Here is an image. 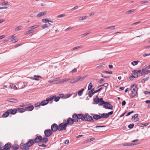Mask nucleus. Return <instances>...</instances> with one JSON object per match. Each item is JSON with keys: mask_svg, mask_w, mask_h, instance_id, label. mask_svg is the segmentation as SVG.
Returning a JSON list of instances; mask_svg holds the SVG:
<instances>
[{"mask_svg": "<svg viewBox=\"0 0 150 150\" xmlns=\"http://www.w3.org/2000/svg\"><path fill=\"white\" fill-rule=\"evenodd\" d=\"M35 138L33 139L35 143H38V146L40 147H46L47 145H45L48 141L47 137H42L38 134L35 135Z\"/></svg>", "mask_w": 150, "mask_h": 150, "instance_id": "obj_1", "label": "nucleus"}, {"mask_svg": "<svg viewBox=\"0 0 150 150\" xmlns=\"http://www.w3.org/2000/svg\"><path fill=\"white\" fill-rule=\"evenodd\" d=\"M35 143L33 139H29L25 144L21 143L19 145L20 148L23 150H28L29 147L33 146Z\"/></svg>", "mask_w": 150, "mask_h": 150, "instance_id": "obj_2", "label": "nucleus"}, {"mask_svg": "<svg viewBox=\"0 0 150 150\" xmlns=\"http://www.w3.org/2000/svg\"><path fill=\"white\" fill-rule=\"evenodd\" d=\"M79 120L81 119L82 121H88L93 122L94 120L92 119V117L88 113H85L84 115L82 114H78Z\"/></svg>", "mask_w": 150, "mask_h": 150, "instance_id": "obj_3", "label": "nucleus"}, {"mask_svg": "<svg viewBox=\"0 0 150 150\" xmlns=\"http://www.w3.org/2000/svg\"><path fill=\"white\" fill-rule=\"evenodd\" d=\"M131 87L130 90L132 92V93L130 97L132 98L137 94L138 88L137 87V85L136 84L132 85Z\"/></svg>", "mask_w": 150, "mask_h": 150, "instance_id": "obj_4", "label": "nucleus"}, {"mask_svg": "<svg viewBox=\"0 0 150 150\" xmlns=\"http://www.w3.org/2000/svg\"><path fill=\"white\" fill-rule=\"evenodd\" d=\"M93 101L95 102L96 104H98L99 105H102L103 103L104 100L103 98H99L98 97V96H97L95 98H94Z\"/></svg>", "mask_w": 150, "mask_h": 150, "instance_id": "obj_5", "label": "nucleus"}, {"mask_svg": "<svg viewBox=\"0 0 150 150\" xmlns=\"http://www.w3.org/2000/svg\"><path fill=\"white\" fill-rule=\"evenodd\" d=\"M102 105H103V107L106 109L112 110L113 108V106L109 102H105L104 101Z\"/></svg>", "mask_w": 150, "mask_h": 150, "instance_id": "obj_6", "label": "nucleus"}, {"mask_svg": "<svg viewBox=\"0 0 150 150\" xmlns=\"http://www.w3.org/2000/svg\"><path fill=\"white\" fill-rule=\"evenodd\" d=\"M67 125L65 122L62 123L58 125L59 131H62L63 130H66L67 129Z\"/></svg>", "mask_w": 150, "mask_h": 150, "instance_id": "obj_7", "label": "nucleus"}, {"mask_svg": "<svg viewBox=\"0 0 150 150\" xmlns=\"http://www.w3.org/2000/svg\"><path fill=\"white\" fill-rule=\"evenodd\" d=\"M44 133L45 135V137H49L51 136L53 134V132L50 129H45L44 132Z\"/></svg>", "mask_w": 150, "mask_h": 150, "instance_id": "obj_8", "label": "nucleus"}, {"mask_svg": "<svg viewBox=\"0 0 150 150\" xmlns=\"http://www.w3.org/2000/svg\"><path fill=\"white\" fill-rule=\"evenodd\" d=\"M11 147V144L10 142H8L5 145L3 149H0V150H10Z\"/></svg>", "mask_w": 150, "mask_h": 150, "instance_id": "obj_9", "label": "nucleus"}, {"mask_svg": "<svg viewBox=\"0 0 150 150\" xmlns=\"http://www.w3.org/2000/svg\"><path fill=\"white\" fill-rule=\"evenodd\" d=\"M51 130L53 132H55L57 130H59L58 125L56 123H53L51 127Z\"/></svg>", "mask_w": 150, "mask_h": 150, "instance_id": "obj_10", "label": "nucleus"}, {"mask_svg": "<svg viewBox=\"0 0 150 150\" xmlns=\"http://www.w3.org/2000/svg\"><path fill=\"white\" fill-rule=\"evenodd\" d=\"M66 120H64V122H65L67 126L69 125L73 124L74 122L73 119L70 117L68 118L67 120V122H66Z\"/></svg>", "mask_w": 150, "mask_h": 150, "instance_id": "obj_11", "label": "nucleus"}, {"mask_svg": "<svg viewBox=\"0 0 150 150\" xmlns=\"http://www.w3.org/2000/svg\"><path fill=\"white\" fill-rule=\"evenodd\" d=\"M74 122H77L79 120L78 114L77 115L76 113H74L72 115V118Z\"/></svg>", "mask_w": 150, "mask_h": 150, "instance_id": "obj_12", "label": "nucleus"}, {"mask_svg": "<svg viewBox=\"0 0 150 150\" xmlns=\"http://www.w3.org/2000/svg\"><path fill=\"white\" fill-rule=\"evenodd\" d=\"M132 74L134 75V78H136L139 76L137 72V70H134L132 71Z\"/></svg>", "mask_w": 150, "mask_h": 150, "instance_id": "obj_13", "label": "nucleus"}, {"mask_svg": "<svg viewBox=\"0 0 150 150\" xmlns=\"http://www.w3.org/2000/svg\"><path fill=\"white\" fill-rule=\"evenodd\" d=\"M19 148V146L16 144H14L11 145V149L13 150H17Z\"/></svg>", "mask_w": 150, "mask_h": 150, "instance_id": "obj_14", "label": "nucleus"}, {"mask_svg": "<svg viewBox=\"0 0 150 150\" xmlns=\"http://www.w3.org/2000/svg\"><path fill=\"white\" fill-rule=\"evenodd\" d=\"M92 119H95L96 120H98L101 119L100 116L97 114H95L93 117H92Z\"/></svg>", "mask_w": 150, "mask_h": 150, "instance_id": "obj_15", "label": "nucleus"}, {"mask_svg": "<svg viewBox=\"0 0 150 150\" xmlns=\"http://www.w3.org/2000/svg\"><path fill=\"white\" fill-rule=\"evenodd\" d=\"M7 100L10 102L13 103H17L18 102L17 99L12 98H8V99Z\"/></svg>", "mask_w": 150, "mask_h": 150, "instance_id": "obj_16", "label": "nucleus"}, {"mask_svg": "<svg viewBox=\"0 0 150 150\" xmlns=\"http://www.w3.org/2000/svg\"><path fill=\"white\" fill-rule=\"evenodd\" d=\"M9 111L10 113L12 115H14L16 114L17 112V108L13 109H10L8 110Z\"/></svg>", "mask_w": 150, "mask_h": 150, "instance_id": "obj_17", "label": "nucleus"}, {"mask_svg": "<svg viewBox=\"0 0 150 150\" xmlns=\"http://www.w3.org/2000/svg\"><path fill=\"white\" fill-rule=\"evenodd\" d=\"M75 82L76 83L79 81H82L84 79V78L80 77L79 76L76 77L75 78H74Z\"/></svg>", "mask_w": 150, "mask_h": 150, "instance_id": "obj_18", "label": "nucleus"}, {"mask_svg": "<svg viewBox=\"0 0 150 150\" xmlns=\"http://www.w3.org/2000/svg\"><path fill=\"white\" fill-rule=\"evenodd\" d=\"M39 78H42V77L40 76L34 75V78L31 77V79L36 81H39L40 79Z\"/></svg>", "mask_w": 150, "mask_h": 150, "instance_id": "obj_19", "label": "nucleus"}, {"mask_svg": "<svg viewBox=\"0 0 150 150\" xmlns=\"http://www.w3.org/2000/svg\"><path fill=\"white\" fill-rule=\"evenodd\" d=\"M70 79L69 78H66L64 79H62L60 81H58L56 83H63L64 82H66L70 80Z\"/></svg>", "mask_w": 150, "mask_h": 150, "instance_id": "obj_20", "label": "nucleus"}, {"mask_svg": "<svg viewBox=\"0 0 150 150\" xmlns=\"http://www.w3.org/2000/svg\"><path fill=\"white\" fill-rule=\"evenodd\" d=\"M16 108L17 111H18V112L23 113L26 111V109H25V108Z\"/></svg>", "mask_w": 150, "mask_h": 150, "instance_id": "obj_21", "label": "nucleus"}, {"mask_svg": "<svg viewBox=\"0 0 150 150\" xmlns=\"http://www.w3.org/2000/svg\"><path fill=\"white\" fill-rule=\"evenodd\" d=\"M34 108V107L33 105H31L28 106L27 107H25V109H26V111L27 110L29 111H31Z\"/></svg>", "mask_w": 150, "mask_h": 150, "instance_id": "obj_22", "label": "nucleus"}, {"mask_svg": "<svg viewBox=\"0 0 150 150\" xmlns=\"http://www.w3.org/2000/svg\"><path fill=\"white\" fill-rule=\"evenodd\" d=\"M46 13V11H45L43 12H40V13H39L38 15H37L36 16L37 17H41L45 15Z\"/></svg>", "mask_w": 150, "mask_h": 150, "instance_id": "obj_23", "label": "nucleus"}, {"mask_svg": "<svg viewBox=\"0 0 150 150\" xmlns=\"http://www.w3.org/2000/svg\"><path fill=\"white\" fill-rule=\"evenodd\" d=\"M10 114L9 111L8 110L6 111L2 115V117H6L8 116Z\"/></svg>", "mask_w": 150, "mask_h": 150, "instance_id": "obj_24", "label": "nucleus"}, {"mask_svg": "<svg viewBox=\"0 0 150 150\" xmlns=\"http://www.w3.org/2000/svg\"><path fill=\"white\" fill-rule=\"evenodd\" d=\"M142 72H143V74H147L150 73V70H147L145 68H143L142 69Z\"/></svg>", "mask_w": 150, "mask_h": 150, "instance_id": "obj_25", "label": "nucleus"}, {"mask_svg": "<svg viewBox=\"0 0 150 150\" xmlns=\"http://www.w3.org/2000/svg\"><path fill=\"white\" fill-rule=\"evenodd\" d=\"M40 103L41 105L44 106L47 105L48 103V102L46 99L42 101Z\"/></svg>", "mask_w": 150, "mask_h": 150, "instance_id": "obj_26", "label": "nucleus"}, {"mask_svg": "<svg viewBox=\"0 0 150 150\" xmlns=\"http://www.w3.org/2000/svg\"><path fill=\"white\" fill-rule=\"evenodd\" d=\"M138 115H139L138 114H134V115L133 116H132V118H135L136 119V120H135V119L134 118V121H137L139 120V118L138 117L137 118V117H138Z\"/></svg>", "mask_w": 150, "mask_h": 150, "instance_id": "obj_27", "label": "nucleus"}, {"mask_svg": "<svg viewBox=\"0 0 150 150\" xmlns=\"http://www.w3.org/2000/svg\"><path fill=\"white\" fill-rule=\"evenodd\" d=\"M101 119L102 118H107L108 117V115L107 113H103L101 114V115L100 116Z\"/></svg>", "mask_w": 150, "mask_h": 150, "instance_id": "obj_28", "label": "nucleus"}, {"mask_svg": "<svg viewBox=\"0 0 150 150\" xmlns=\"http://www.w3.org/2000/svg\"><path fill=\"white\" fill-rule=\"evenodd\" d=\"M137 72L139 76H140L143 75V72H142V70H137Z\"/></svg>", "mask_w": 150, "mask_h": 150, "instance_id": "obj_29", "label": "nucleus"}, {"mask_svg": "<svg viewBox=\"0 0 150 150\" xmlns=\"http://www.w3.org/2000/svg\"><path fill=\"white\" fill-rule=\"evenodd\" d=\"M84 88H82L81 90L79 91L78 92V95L79 96H81L83 94V92L84 91Z\"/></svg>", "mask_w": 150, "mask_h": 150, "instance_id": "obj_30", "label": "nucleus"}, {"mask_svg": "<svg viewBox=\"0 0 150 150\" xmlns=\"http://www.w3.org/2000/svg\"><path fill=\"white\" fill-rule=\"evenodd\" d=\"M46 99L48 101V103L49 101H51V103H52L53 101V100L54 99V97H53V96L52 97H50V98H47Z\"/></svg>", "mask_w": 150, "mask_h": 150, "instance_id": "obj_31", "label": "nucleus"}, {"mask_svg": "<svg viewBox=\"0 0 150 150\" xmlns=\"http://www.w3.org/2000/svg\"><path fill=\"white\" fill-rule=\"evenodd\" d=\"M149 125V124L148 123H139L138 124V125L139 126H140V127H142L143 126H146L147 125Z\"/></svg>", "mask_w": 150, "mask_h": 150, "instance_id": "obj_32", "label": "nucleus"}, {"mask_svg": "<svg viewBox=\"0 0 150 150\" xmlns=\"http://www.w3.org/2000/svg\"><path fill=\"white\" fill-rule=\"evenodd\" d=\"M53 97H54V100L55 102L58 101L60 99L59 97V96H56L54 95L53 96Z\"/></svg>", "mask_w": 150, "mask_h": 150, "instance_id": "obj_33", "label": "nucleus"}, {"mask_svg": "<svg viewBox=\"0 0 150 150\" xmlns=\"http://www.w3.org/2000/svg\"><path fill=\"white\" fill-rule=\"evenodd\" d=\"M139 61L137 60L133 61L132 62L131 64L133 66H135L137 65Z\"/></svg>", "mask_w": 150, "mask_h": 150, "instance_id": "obj_34", "label": "nucleus"}, {"mask_svg": "<svg viewBox=\"0 0 150 150\" xmlns=\"http://www.w3.org/2000/svg\"><path fill=\"white\" fill-rule=\"evenodd\" d=\"M135 10L134 9H132L126 12L125 13L126 15H128L132 13V12H134Z\"/></svg>", "mask_w": 150, "mask_h": 150, "instance_id": "obj_35", "label": "nucleus"}, {"mask_svg": "<svg viewBox=\"0 0 150 150\" xmlns=\"http://www.w3.org/2000/svg\"><path fill=\"white\" fill-rule=\"evenodd\" d=\"M10 2H6L5 1L3 2L1 4V5H8L10 4Z\"/></svg>", "mask_w": 150, "mask_h": 150, "instance_id": "obj_36", "label": "nucleus"}, {"mask_svg": "<svg viewBox=\"0 0 150 150\" xmlns=\"http://www.w3.org/2000/svg\"><path fill=\"white\" fill-rule=\"evenodd\" d=\"M101 72L103 73H105L107 74H112V71H101Z\"/></svg>", "mask_w": 150, "mask_h": 150, "instance_id": "obj_37", "label": "nucleus"}, {"mask_svg": "<svg viewBox=\"0 0 150 150\" xmlns=\"http://www.w3.org/2000/svg\"><path fill=\"white\" fill-rule=\"evenodd\" d=\"M115 28V26H112L109 27H108L106 28V29H110V30H112L114 29Z\"/></svg>", "mask_w": 150, "mask_h": 150, "instance_id": "obj_38", "label": "nucleus"}, {"mask_svg": "<svg viewBox=\"0 0 150 150\" xmlns=\"http://www.w3.org/2000/svg\"><path fill=\"white\" fill-rule=\"evenodd\" d=\"M93 87V85L92 83L91 82L89 84V85L88 86V90H91Z\"/></svg>", "mask_w": 150, "mask_h": 150, "instance_id": "obj_39", "label": "nucleus"}, {"mask_svg": "<svg viewBox=\"0 0 150 150\" xmlns=\"http://www.w3.org/2000/svg\"><path fill=\"white\" fill-rule=\"evenodd\" d=\"M124 146H131V143H125L122 144Z\"/></svg>", "mask_w": 150, "mask_h": 150, "instance_id": "obj_40", "label": "nucleus"}, {"mask_svg": "<svg viewBox=\"0 0 150 150\" xmlns=\"http://www.w3.org/2000/svg\"><path fill=\"white\" fill-rule=\"evenodd\" d=\"M72 95V94L69 93L67 94H66L65 96V97L64 98V99H66L68 98H69Z\"/></svg>", "mask_w": 150, "mask_h": 150, "instance_id": "obj_41", "label": "nucleus"}, {"mask_svg": "<svg viewBox=\"0 0 150 150\" xmlns=\"http://www.w3.org/2000/svg\"><path fill=\"white\" fill-rule=\"evenodd\" d=\"M58 96L60 98H63L64 99V98L65 97V95L64 94H59Z\"/></svg>", "mask_w": 150, "mask_h": 150, "instance_id": "obj_42", "label": "nucleus"}, {"mask_svg": "<svg viewBox=\"0 0 150 150\" xmlns=\"http://www.w3.org/2000/svg\"><path fill=\"white\" fill-rule=\"evenodd\" d=\"M41 26L42 28L45 29L46 28L48 27V25L47 24H45L42 25Z\"/></svg>", "mask_w": 150, "mask_h": 150, "instance_id": "obj_43", "label": "nucleus"}, {"mask_svg": "<svg viewBox=\"0 0 150 150\" xmlns=\"http://www.w3.org/2000/svg\"><path fill=\"white\" fill-rule=\"evenodd\" d=\"M87 18H88V17L86 16H83V17H80L79 18V20H82L86 19Z\"/></svg>", "mask_w": 150, "mask_h": 150, "instance_id": "obj_44", "label": "nucleus"}, {"mask_svg": "<svg viewBox=\"0 0 150 150\" xmlns=\"http://www.w3.org/2000/svg\"><path fill=\"white\" fill-rule=\"evenodd\" d=\"M41 105V103L39 102H38L35 103L34 105L35 107H39L40 108V105Z\"/></svg>", "mask_w": 150, "mask_h": 150, "instance_id": "obj_45", "label": "nucleus"}, {"mask_svg": "<svg viewBox=\"0 0 150 150\" xmlns=\"http://www.w3.org/2000/svg\"><path fill=\"white\" fill-rule=\"evenodd\" d=\"M134 124H132L129 125L128 126V127L130 129L134 127Z\"/></svg>", "mask_w": 150, "mask_h": 150, "instance_id": "obj_46", "label": "nucleus"}, {"mask_svg": "<svg viewBox=\"0 0 150 150\" xmlns=\"http://www.w3.org/2000/svg\"><path fill=\"white\" fill-rule=\"evenodd\" d=\"M22 28V26H18L16 28L15 30L16 31H18L19 30H21Z\"/></svg>", "mask_w": 150, "mask_h": 150, "instance_id": "obj_47", "label": "nucleus"}, {"mask_svg": "<svg viewBox=\"0 0 150 150\" xmlns=\"http://www.w3.org/2000/svg\"><path fill=\"white\" fill-rule=\"evenodd\" d=\"M18 39L16 38V39H14L11 40V43H13L17 42V41H18Z\"/></svg>", "mask_w": 150, "mask_h": 150, "instance_id": "obj_48", "label": "nucleus"}, {"mask_svg": "<svg viewBox=\"0 0 150 150\" xmlns=\"http://www.w3.org/2000/svg\"><path fill=\"white\" fill-rule=\"evenodd\" d=\"M82 47V45L73 48L72 49V50H76V49H78L79 48H81Z\"/></svg>", "mask_w": 150, "mask_h": 150, "instance_id": "obj_49", "label": "nucleus"}, {"mask_svg": "<svg viewBox=\"0 0 150 150\" xmlns=\"http://www.w3.org/2000/svg\"><path fill=\"white\" fill-rule=\"evenodd\" d=\"M15 38V35H11V36L9 37H8V38L9 39V40L10 39H13L14 38Z\"/></svg>", "mask_w": 150, "mask_h": 150, "instance_id": "obj_50", "label": "nucleus"}, {"mask_svg": "<svg viewBox=\"0 0 150 150\" xmlns=\"http://www.w3.org/2000/svg\"><path fill=\"white\" fill-rule=\"evenodd\" d=\"M96 80L100 83H102V81L104 80V79L102 78L100 79V80L97 79Z\"/></svg>", "mask_w": 150, "mask_h": 150, "instance_id": "obj_51", "label": "nucleus"}, {"mask_svg": "<svg viewBox=\"0 0 150 150\" xmlns=\"http://www.w3.org/2000/svg\"><path fill=\"white\" fill-rule=\"evenodd\" d=\"M65 16V14H60V15L57 16V18H60V17H64Z\"/></svg>", "mask_w": 150, "mask_h": 150, "instance_id": "obj_52", "label": "nucleus"}, {"mask_svg": "<svg viewBox=\"0 0 150 150\" xmlns=\"http://www.w3.org/2000/svg\"><path fill=\"white\" fill-rule=\"evenodd\" d=\"M149 79V77H147L146 78H144L142 79V82H143V81H144V82L146 81H147Z\"/></svg>", "mask_w": 150, "mask_h": 150, "instance_id": "obj_53", "label": "nucleus"}, {"mask_svg": "<svg viewBox=\"0 0 150 150\" xmlns=\"http://www.w3.org/2000/svg\"><path fill=\"white\" fill-rule=\"evenodd\" d=\"M52 79L53 80V81L54 82H55V81H57L59 80L60 79V78L59 77L55 78H54Z\"/></svg>", "mask_w": 150, "mask_h": 150, "instance_id": "obj_54", "label": "nucleus"}, {"mask_svg": "<svg viewBox=\"0 0 150 150\" xmlns=\"http://www.w3.org/2000/svg\"><path fill=\"white\" fill-rule=\"evenodd\" d=\"M77 71V69L76 68H74L71 71L72 73L76 72Z\"/></svg>", "mask_w": 150, "mask_h": 150, "instance_id": "obj_55", "label": "nucleus"}, {"mask_svg": "<svg viewBox=\"0 0 150 150\" xmlns=\"http://www.w3.org/2000/svg\"><path fill=\"white\" fill-rule=\"evenodd\" d=\"M134 112V111H132L131 112H130L127 113V114L126 115V117H127L129 115L133 113Z\"/></svg>", "mask_w": 150, "mask_h": 150, "instance_id": "obj_56", "label": "nucleus"}, {"mask_svg": "<svg viewBox=\"0 0 150 150\" xmlns=\"http://www.w3.org/2000/svg\"><path fill=\"white\" fill-rule=\"evenodd\" d=\"M33 31V30H30L27 31L26 32V33L27 34H29L31 33Z\"/></svg>", "mask_w": 150, "mask_h": 150, "instance_id": "obj_57", "label": "nucleus"}, {"mask_svg": "<svg viewBox=\"0 0 150 150\" xmlns=\"http://www.w3.org/2000/svg\"><path fill=\"white\" fill-rule=\"evenodd\" d=\"M113 111H111L108 112L107 113V115H108V117H109V116L110 115H112L113 114Z\"/></svg>", "mask_w": 150, "mask_h": 150, "instance_id": "obj_58", "label": "nucleus"}, {"mask_svg": "<svg viewBox=\"0 0 150 150\" xmlns=\"http://www.w3.org/2000/svg\"><path fill=\"white\" fill-rule=\"evenodd\" d=\"M78 7H79V6H76L74 7V8H71V10L72 11H74V10H75V9H77L78 8Z\"/></svg>", "mask_w": 150, "mask_h": 150, "instance_id": "obj_59", "label": "nucleus"}, {"mask_svg": "<svg viewBox=\"0 0 150 150\" xmlns=\"http://www.w3.org/2000/svg\"><path fill=\"white\" fill-rule=\"evenodd\" d=\"M108 85V84L107 83H104L103 84L101 85V86H105V87H107Z\"/></svg>", "mask_w": 150, "mask_h": 150, "instance_id": "obj_60", "label": "nucleus"}, {"mask_svg": "<svg viewBox=\"0 0 150 150\" xmlns=\"http://www.w3.org/2000/svg\"><path fill=\"white\" fill-rule=\"evenodd\" d=\"M103 89V87H100L99 88L98 90L95 91H96V93H97L98 92L100 91L101 90H102Z\"/></svg>", "mask_w": 150, "mask_h": 150, "instance_id": "obj_61", "label": "nucleus"}, {"mask_svg": "<svg viewBox=\"0 0 150 150\" xmlns=\"http://www.w3.org/2000/svg\"><path fill=\"white\" fill-rule=\"evenodd\" d=\"M148 2V1H142L140 2V3L142 4H144Z\"/></svg>", "mask_w": 150, "mask_h": 150, "instance_id": "obj_62", "label": "nucleus"}, {"mask_svg": "<svg viewBox=\"0 0 150 150\" xmlns=\"http://www.w3.org/2000/svg\"><path fill=\"white\" fill-rule=\"evenodd\" d=\"M149 55H150V53H149V54L145 53V54H143V56L144 57H145L148 56H149Z\"/></svg>", "mask_w": 150, "mask_h": 150, "instance_id": "obj_63", "label": "nucleus"}, {"mask_svg": "<svg viewBox=\"0 0 150 150\" xmlns=\"http://www.w3.org/2000/svg\"><path fill=\"white\" fill-rule=\"evenodd\" d=\"M144 93L145 94H150V91H145L144 92Z\"/></svg>", "mask_w": 150, "mask_h": 150, "instance_id": "obj_64", "label": "nucleus"}]
</instances>
